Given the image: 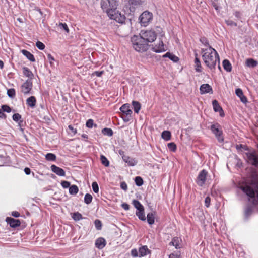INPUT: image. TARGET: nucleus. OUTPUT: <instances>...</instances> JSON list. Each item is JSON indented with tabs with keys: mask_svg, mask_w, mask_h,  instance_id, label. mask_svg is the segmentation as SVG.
Segmentation results:
<instances>
[{
	"mask_svg": "<svg viewBox=\"0 0 258 258\" xmlns=\"http://www.w3.org/2000/svg\"><path fill=\"white\" fill-rule=\"evenodd\" d=\"M51 170L58 176H65V171L62 168L56 166L55 165L51 166Z\"/></svg>",
	"mask_w": 258,
	"mask_h": 258,
	"instance_id": "15",
	"label": "nucleus"
},
{
	"mask_svg": "<svg viewBox=\"0 0 258 258\" xmlns=\"http://www.w3.org/2000/svg\"><path fill=\"white\" fill-rule=\"evenodd\" d=\"M223 66L224 67V69L227 71V72H230L232 69V66L229 62V60L227 59H225L223 61Z\"/></svg>",
	"mask_w": 258,
	"mask_h": 258,
	"instance_id": "27",
	"label": "nucleus"
},
{
	"mask_svg": "<svg viewBox=\"0 0 258 258\" xmlns=\"http://www.w3.org/2000/svg\"><path fill=\"white\" fill-rule=\"evenodd\" d=\"M144 211V209L143 208V209H141L137 211L136 213V214L138 217V218L142 221L146 220V217Z\"/></svg>",
	"mask_w": 258,
	"mask_h": 258,
	"instance_id": "28",
	"label": "nucleus"
},
{
	"mask_svg": "<svg viewBox=\"0 0 258 258\" xmlns=\"http://www.w3.org/2000/svg\"><path fill=\"white\" fill-rule=\"evenodd\" d=\"M22 53L30 61L34 62L35 61V58L32 54L26 50H22Z\"/></svg>",
	"mask_w": 258,
	"mask_h": 258,
	"instance_id": "23",
	"label": "nucleus"
},
{
	"mask_svg": "<svg viewBox=\"0 0 258 258\" xmlns=\"http://www.w3.org/2000/svg\"><path fill=\"white\" fill-rule=\"evenodd\" d=\"M235 93L236 95L240 98V100L242 102L246 103L247 102V98L243 95V91L241 89H236L235 90Z\"/></svg>",
	"mask_w": 258,
	"mask_h": 258,
	"instance_id": "20",
	"label": "nucleus"
},
{
	"mask_svg": "<svg viewBox=\"0 0 258 258\" xmlns=\"http://www.w3.org/2000/svg\"><path fill=\"white\" fill-rule=\"evenodd\" d=\"M36 46L40 50H43L45 48L44 44L40 41H37L36 43Z\"/></svg>",
	"mask_w": 258,
	"mask_h": 258,
	"instance_id": "49",
	"label": "nucleus"
},
{
	"mask_svg": "<svg viewBox=\"0 0 258 258\" xmlns=\"http://www.w3.org/2000/svg\"><path fill=\"white\" fill-rule=\"evenodd\" d=\"M135 182L136 184L138 186H140L143 184V179L140 176H137L135 177Z\"/></svg>",
	"mask_w": 258,
	"mask_h": 258,
	"instance_id": "41",
	"label": "nucleus"
},
{
	"mask_svg": "<svg viewBox=\"0 0 258 258\" xmlns=\"http://www.w3.org/2000/svg\"><path fill=\"white\" fill-rule=\"evenodd\" d=\"M131 41L133 46L136 51L144 52L148 49V44L140 35H134L132 37Z\"/></svg>",
	"mask_w": 258,
	"mask_h": 258,
	"instance_id": "3",
	"label": "nucleus"
},
{
	"mask_svg": "<svg viewBox=\"0 0 258 258\" xmlns=\"http://www.w3.org/2000/svg\"><path fill=\"white\" fill-rule=\"evenodd\" d=\"M169 258H181L180 254L178 253H172L169 255Z\"/></svg>",
	"mask_w": 258,
	"mask_h": 258,
	"instance_id": "57",
	"label": "nucleus"
},
{
	"mask_svg": "<svg viewBox=\"0 0 258 258\" xmlns=\"http://www.w3.org/2000/svg\"><path fill=\"white\" fill-rule=\"evenodd\" d=\"M147 222L150 225H152L155 221V214L153 213H149L147 216Z\"/></svg>",
	"mask_w": 258,
	"mask_h": 258,
	"instance_id": "26",
	"label": "nucleus"
},
{
	"mask_svg": "<svg viewBox=\"0 0 258 258\" xmlns=\"http://www.w3.org/2000/svg\"><path fill=\"white\" fill-rule=\"evenodd\" d=\"M118 3L116 0H101V6L107 15L114 12L116 9Z\"/></svg>",
	"mask_w": 258,
	"mask_h": 258,
	"instance_id": "5",
	"label": "nucleus"
},
{
	"mask_svg": "<svg viewBox=\"0 0 258 258\" xmlns=\"http://www.w3.org/2000/svg\"><path fill=\"white\" fill-rule=\"evenodd\" d=\"M211 199L209 197H207L205 199V204L207 207H209L210 204Z\"/></svg>",
	"mask_w": 258,
	"mask_h": 258,
	"instance_id": "58",
	"label": "nucleus"
},
{
	"mask_svg": "<svg viewBox=\"0 0 258 258\" xmlns=\"http://www.w3.org/2000/svg\"><path fill=\"white\" fill-rule=\"evenodd\" d=\"M21 119V116L19 113H15L13 115V119L16 122L19 121Z\"/></svg>",
	"mask_w": 258,
	"mask_h": 258,
	"instance_id": "50",
	"label": "nucleus"
},
{
	"mask_svg": "<svg viewBox=\"0 0 258 258\" xmlns=\"http://www.w3.org/2000/svg\"><path fill=\"white\" fill-rule=\"evenodd\" d=\"M95 225L97 229L100 230L101 228V223L99 220H96L95 221Z\"/></svg>",
	"mask_w": 258,
	"mask_h": 258,
	"instance_id": "55",
	"label": "nucleus"
},
{
	"mask_svg": "<svg viewBox=\"0 0 258 258\" xmlns=\"http://www.w3.org/2000/svg\"><path fill=\"white\" fill-rule=\"evenodd\" d=\"M93 190L95 193H98L99 191V187L96 182H93L92 184Z\"/></svg>",
	"mask_w": 258,
	"mask_h": 258,
	"instance_id": "45",
	"label": "nucleus"
},
{
	"mask_svg": "<svg viewBox=\"0 0 258 258\" xmlns=\"http://www.w3.org/2000/svg\"><path fill=\"white\" fill-rule=\"evenodd\" d=\"M156 30L154 29L142 30L140 36L144 39L148 44L149 42H152L156 39L157 33L160 32L162 29L160 27H156Z\"/></svg>",
	"mask_w": 258,
	"mask_h": 258,
	"instance_id": "4",
	"label": "nucleus"
},
{
	"mask_svg": "<svg viewBox=\"0 0 258 258\" xmlns=\"http://www.w3.org/2000/svg\"><path fill=\"white\" fill-rule=\"evenodd\" d=\"M195 55H196V58H195V70L197 72H201L202 71V70H201V61H200L199 58H198L197 57V54H196Z\"/></svg>",
	"mask_w": 258,
	"mask_h": 258,
	"instance_id": "24",
	"label": "nucleus"
},
{
	"mask_svg": "<svg viewBox=\"0 0 258 258\" xmlns=\"http://www.w3.org/2000/svg\"><path fill=\"white\" fill-rule=\"evenodd\" d=\"M150 250L148 248L147 246H143L139 248V257H143L146 255H147L148 253H149Z\"/></svg>",
	"mask_w": 258,
	"mask_h": 258,
	"instance_id": "21",
	"label": "nucleus"
},
{
	"mask_svg": "<svg viewBox=\"0 0 258 258\" xmlns=\"http://www.w3.org/2000/svg\"><path fill=\"white\" fill-rule=\"evenodd\" d=\"M201 54L202 59L205 65L211 70H215L218 64V68L221 70L220 59L218 53L211 46L202 48Z\"/></svg>",
	"mask_w": 258,
	"mask_h": 258,
	"instance_id": "1",
	"label": "nucleus"
},
{
	"mask_svg": "<svg viewBox=\"0 0 258 258\" xmlns=\"http://www.w3.org/2000/svg\"><path fill=\"white\" fill-rule=\"evenodd\" d=\"M7 94L9 97L14 98L15 96V91L14 89H10L7 90Z\"/></svg>",
	"mask_w": 258,
	"mask_h": 258,
	"instance_id": "44",
	"label": "nucleus"
},
{
	"mask_svg": "<svg viewBox=\"0 0 258 258\" xmlns=\"http://www.w3.org/2000/svg\"><path fill=\"white\" fill-rule=\"evenodd\" d=\"M161 136L164 140L168 141L171 138V133L168 131H164L162 132Z\"/></svg>",
	"mask_w": 258,
	"mask_h": 258,
	"instance_id": "34",
	"label": "nucleus"
},
{
	"mask_svg": "<svg viewBox=\"0 0 258 258\" xmlns=\"http://www.w3.org/2000/svg\"><path fill=\"white\" fill-rule=\"evenodd\" d=\"M2 110L4 112H8V113L10 112L11 111V109L10 108V107L6 105H3L2 106Z\"/></svg>",
	"mask_w": 258,
	"mask_h": 258,
	"instance_id": "52",
	"label": "nucleus"
},
{
	"mask_svg": "<svg viewBox=\"0 0 258 258\" xmlns=\"http://www.w3.org/2000/svg\"><path fill=\"white\" fill-rule=\"evenodd\" d=\"M32 88V83L30 80H27L21 87V92L25 94L30 93Z\"/></svg>",
	"mask_w": 258,
	"mask_h": 258,
	"instance_id": "11",
	"label": "nucleus"
},
{
	"mask_svg": "<svg viewBox=\"0 0 258 258\" xmlns=\"http://www.w3.org/2000/svg\"><path fill=\"white\" fill-rule=\"evenodd\" d=\"M252 207L250 205L246 206L244 210L245 217L246 218H248V217L252 214Z\"/></svg>",
	"mask_w": 258,
	"mask_h": 258,
	"instance_id": "29",
	"label": "nucleus"
},
{
	"mask_svg": "<svg viewBox=\"0 0 258 258\" xmlns=\"http://www.w3.org/2000/svg\"><path fill=\"white\" fill-rule=\"evenodd\" d=\"M245 156L249 163L258 167V153L256 151L248 150L245 153Z\"/></svg>",
	"mask_w": 258,
	"mask_h": 258,
	"instance_id": "7",
	"label": "nucleus"
},
{
	"mask_svg": "<svg viewBox=\"0 0 258 258\" xmlns=\"http://www.w3.org/2000/svg\"><path fill=\"white\" fill-rule=\"evenodd\" d=\"M23 74L28 78H32L33 76L32 72L27 67L23 68Z\"/></svg>",
	"mask_w": 258,
	"mask_h": 258,
	"instance_id": "32",
	"label": "nucleus"
},
{
	"mask_svg": "<svg viewBox=\"0 0 258 258\" xmlns=\"http://www.w3.org/2000/svg\"><path fill=\"white\" fill-rule=\"evenodd\" d=\"M225 23L227 25L230 26H237L236 23L234 22V21L230 19L225 20Z\"/></svg>",
	"mask_w": 258,
	"mask_h": 258,
	"instance_id": "47",
	"label": "nucleus"
},
{
	"mask_svg": "<svg viewBox=\"0 0 258 258\" xmlns=\"http://www.w3.org/2000/svg\"><path fill=\"white\" fill-rule=\"evenodd\" d=\"M207 175V172L205 170H202L200 171L196 180L197 183L198 185L202 186L205 184Z\"/></svg>",
	"mask_w": 258,
	"mask_h": 258,
	"instance_id": "10",
	"label": "nucleus"
},
{
	"mask_svg": "<svg viewBox=\"0 0 258 258\" xmlns=\"http://www.w3.org/2000/svg\"><path fill=\"white\" fill-rule=\"evenodd\" d=\"M214 110L215 112H219L221 116H223L224 114L221 107L219 105L218 102L216 100H214L212 102Z\"/></svg>",
	"mask_w": 258,
	"mask_h": 258,
	"instance_id": "16",
	"label": "nucleus"
},
{
	"mask_svg": "<svg viewBox=\"0 0 258 258\" xmlns=\"http://www.w3.org/2000/svg\"><path fill=\"white\" fill-rule=\"evenodd\" d=\"M139 252L136 249H133L131 250V255L133 257H137L139 256L138 254Z\"/></svg>",
	"mask_w": 258,
	"mask_h": 258,
	"instance_id": "59",
	"label": "nucleus"
},
{
	"mask_svg": "<svg viewBox=\"0 0 258 258\" xmlns=\"http://www.w3.org/2000/svg\"><path fill=\"white\" fill-rule=\"evenodd\" d=\"M240 188L249 198V201L258 209V176L249 184L242 185Z\"/></svg>",
	"mask_w": 258,
	"mask_h": 258,
	"instance_id": "2",
	"label": "nucleus"
},
{
	"mask_svg": "<svg viewBox=\"0 0 258 258\" xmlns=\"http://www.w3.org/2000/svg\"><path fill=\"white\" fill-rule=\"evenodd\" d=\"M73 219L75 221H78L82 219V216L78 212H76L73 214L72 216Z\"/></svg>",
	"mask_w": 258,
	"mask_h": 258,
	"instance_id": "42",
	"label": "nucleus"
},
{
	"mask_svg": "<svg viewBox=\"0 0 258 258\" xmlns=\"http://www.w3.org/2000/svg\"><path fill=\"white\" fill-rule=\"evenodd\" d=\"M45 158L48 161H55L56 159V156L55 154L52 153H47L45 155Z\"/></svg>",
	"mask_w": 258,
	"mask_h": 258,
	"instance_id": "38",
	"label": "nucleus"
},
{
	"mask_svg": "<svg viewBox=\"0 0 258 258\" xmlns=\"http://www.w3.org/2000/svg\"><path fill=\"white\" fill-rule=\"evenodd\" d=\"M163 56L164 57H168L170 59L175 62H177L179 60L178 57L169 52H167Z\"/></svg>",
	"mask_w": 258,
	"mask_h": 258,
	"instance_id": "30",
	"label": "nucleus"
},
{
	"mask_svg": "<svg viewBox=\"0 0 258 258\" xmlns=\"http://www.w3.org/2000/svg\"><path fill=\"white\" fill-rule=\"evenodd\" d=\"M132 105L133 106L135 112L138 113L141 109V105L140 103L139 102L134 101L132 102Z\"/></svg>",
	"mask_w": 258,
	"mask_h": 258,
	"instance_id": "33",
	"label": "nucleus"
},
{
	"mask_svg": "<svg viewBox=\"0 0 258 258\" xmlns=\"http://www.w3.org/2000/svg\"><path fill=\"white\" fill-rule=\"evenodd\" d=\"M47 58L49 60V63L51 65V66H54V65L53 61H55V59L52 56V55L50 54H48L47 55Z\"/></svg>",
	"mask_w": 258,
	"mask_h": 258,
	"instance_id": "51",
	"label": "nucleus"
},
{
	"mask_svg": "<svg viewBox=\"0 0 258 258\" xmlns=\"http://www.w3.org/2000/svg\"><path fill=\"white\" fill-rule=\"evenodd\" d=\"M108 16L111 19L115 20L116 22L123 23L125 20V17L123 15H121L116 9L112 13L109 14Z\"/></svg>",
	"mask_w": 258,
	"mask_h": 258,
	"instance_id": "8",
	"label": "nucleus"
},
{
	"mask_svg": "<svg viewBox=\"0 0 258 258\" xmlns=\"http://www.w3.org/2000/svg\"><path fill=\"white\" fill-rule=\"evenodd\" d=\"M246 64L248 67L254 68L258 64V62L252 58H248L246 60Z\"/></svg>",
	"mask_w": 258,
	"mask_h": 258,
	"instance_id": "25",
	"label": "nucleus"
},
{
	"mask_svg": "<svg viewBox=\"0 0 258 258\" xmlns=\"http://www.w3.org/2000/svg\"><path fill=\"white\" fill-rule=\"evenodd\" d=\"M170 245H172L176 249H178L180 248V245H179V240L178 238L177 237H174L172 241L169 243Z\"/></svg>",
	"mask_w": 258,
	"mask_h": 258,
	"instance_id": "31",
	"label": "nucleus"
},
{
	"mask_svg": "<svg viewBox=\"0 0 258 258\" xmlns=\"http://www.w3.org/2000/svg\"><path fill=\"white\" fill-rule=\"evenodd\" d=\"M78 191V187L76 185H72L69 188V193L71 195H76Z\"/></svg>",
	"mask_w": 258,
	"mask_h": 258,
	"instance_id": "36",
	"label": "nucleus"
},
{
	"mask_svg": "<svg viewBox=\"0 0 258 258\" xmlns=\"http://www.w3.org/2000/svg\"><path fill=\"white\" fill-rule=\"evenodd\" d=\"M152 50L155 52L160 53L165 51L166 50V48L164 46L163 41L160 40L158 44H156L153 47Z\"/></svg>",
	"mask_w": 258,
	"mask_h": 258,
	"instance_id": "12",
	"label": "nucleus"
},
{
	"mask_svg": "<svg viewBox=\"0 0 258 258\" xmlns=\"http://www.w3.org/2000/svg\"><path fill=\"white\" fill-rule=\"evenodd\" d=\"M12 215L15 217H18L20 216V214L17 211H13L12 213Z\"/></svg>",
	"mask_w": 258,
	"mask_h": 258,
	"instance_id": "64",
	"label": "nucleus"
},
{
	"mask_svg": "<svg viewBox=\"0 0 258 258\" xmlns=\"http://www.w3.org/2000/svg\"><path fill=\"white\" fill-rule=\"evenodd\" d=\"M7 222L12 227H16L20 225V222L19 220L15 219L12 218H7Z\"/></svg>",
	"mask_w": 258,
	"mask_h": 258,
	"instance_id": "18",
	"label": "nucleus"
},
{
	"mask_svg": "<svg viewBox=\"0 0 258 258\" xmlns=\"http://www.w3.org/2000/svg\"><path fill=\"white\" fill-rule=\"evenodd\" d=\"M92 201V196L89 194H87L84 197V202L87 204H89Z\"/></svg>",
	"mask_w": 258,
	"mask_h": 258,
	"instance_id": "40",
	"label": "nucleus"
},
{
	"mask_svg": "<svg viewBox=\"0 0 258 258\" xmlns=\"http://www.w3.org/2000/svg\"><path fill=\"white\" fill-rule=\"evenodd\" d=\"M219 125L218 124H213L211 126L210 129L212 133L215 135L219 142H222L223 141L224 139L222 137V131L219 128Z\"/></svg>",
	"mask_w": 258,
	"mask_h": 258,
	"instance_id": "9",
	"label": "nucleus"
},
{
	"mask_svg": "<svg viewBox=\"0 0 258 258\" xmlns=\"http://www.w3.org/2000/svg\"><path fill=\"white\" fill-rule=\"evenodd\" d=\"M131 117V116L126 117V115H124V114H122V116L123 119L126 122L130 120Z\"/></svg>",
	"mask_w": 258,
	"mask_h": 258,
	"instance_id": "63",
	"label": "nucleus"
},
{
	"mask_svg": "<svg viewBox=\"0 0 258 258\" xmlns=\"http://www.w3.org/2000/svg\"><path fill=\"white\" fill-rule=\"evenodd\" d=\"M58 26L60 29L64 30L66 32L69 33V29L68 28L67 25L66 23H60L59 24Z\"/></svg>",
	"mask_w": 258,
	"mask_h": 258,
	"instance_id": "43",
	"label": "nucleus"
},
{
	"mask_svg": "<svg viewBox=\"0 0 258 258\" xmlns=\"http://www.w3.org/2000/svg\"><path fill=\"white\" fill-rule=\"evenodd\" d=\"M200 42L207 47L210 46L208 40L205 37H202L200 39Z\"/></svg>",
	"mask_w": 258,
	"mask_h": 258,
	"instance_id": "48",
	"label": "nucleus"
},
{
	"mask_svg": "<svg viewBox=\"0 0 258 258\" xmlns=\"http://www.w3.org/2000/svg\"><path fill=\"white\" fill-rule=\"evenodd\" d=\"M61 184L64 188H67L71 186L70 183L67 181H63L61 182Z\"/></svg>",
	"mask_w": 258,
	"mask_h": 258,
	"instance_id": "54",
	"label": "nucleus"
},
{
	"mask_svg": "<svg viewBox=\"0 0 258 258\" xmlns=\"http://www.w3.org/2000/svg\"><path fill=\"white\" fill-rule=\"evenodd\" d=\"M94 124V121L92 119H90L88 120L86 122V126L88 128H92L93 127V125Z\"/></svg>",
	"mask_w": 258,
	"mask_h": 258,
	"instance_id": "53",
	"label": "nucleus"
},
{
	"mask_svg": "<svg viewBox=\"0 0 258 258\" xmlns=\"http://www.w3.org/2000/svg\"><path fill=\"white\" fill-rule=\"evenodd\" d=\"M200 93L202 94L210 92L212 91V87L208 84H202L200 88Z\"/></svg>",
	"mask_w": 258,
	"mask_h": 258,
	"instance_id": "17",
	"label": "nucleus"
},
{
	"mask_svg": "<svg viewBox=\"0 0 258 258\" xmlns=\"http://www.w3.org/2000/svg\"><path fill=\"white\" fill-rule=\"evenodd\" d=\"M102 133L106 136L109 137L113 135V131L111 128H104L102 130Z\"/></svg>",
	"mask_w": 258,
	"mask_h": 258,
	"instance_id": "37",
	"label": "nucleus"
},
{
	"mask_svg": "<svg viewBox=\"0 0 258 258\" xmlns=\"http://www.w3.org/2000/svg\"><path fill=\"white\" fill-rule=\"evenodd\" d=\"M101 163L106 167H108L109 165V162L108 159L104 156L101 155L100 157Z\"/></svg>",
	"mask_w": 258,
	"mask_h": 258,
	"instance_id": "39",
	"label": "nucleus"
},
{
	"mask_svg": "<svg viewBox=\"0 0 258 258\" xmlns=\"http://www.w3.org/2000/svg\"><path fill=\"white\" fill-rule=\"evenodd\" d=\"M144 0H130L132 4L137 5H140Z\"/></svg>",
	"mask_w": 258,
	"mask_h": 258,
	"instance_id": "56",
	"label": "nucleus"
},
{
	"mask_svg": "<svg viewBox=\"0 0 258 258\" xmlns=\"http://www.w3.org/2000/svg\"><path fill=\"white\" fill-rule=\"evenodd\" d=\"M96 247L101 249L106 245V240L103 238H99L95 241Z\"/></svg>",
	"mask_w": 258,
	"mask_h": 258,
	"instance_id": "19",
	"label": "nucleus"
},
{
	"mask_svg": "<svg viewBox=\"0 0 258 258\" xmlns=\"http://www.w3.org/2000/svg\"><path fill=\"white\" fill-rule=\"evenodd\" d=\"M152 19V13L147 11L144 12L139 17L140 23L144 27L148 26Z\"/></svg>",
	"mask_w": 258,
	"mask_h": 258,
	"instance_id": "6",
	"label": "nucleus"
},
{
	"mask_svg": "<svg viewBox=\"0 0 258 258\" xmlns=\"http://www.w3.org/2000/svg\"><path fill=\"white\" fill-rule=\"evenodd\" d=\"M167 146L169 149L172 151H174L176 149V146L174 143H168Z\"/></svg>",
	"mask_w": 258,
	"mask_h": 258,
	"instance_id": "46",
	"label": "nucleus"
},
{
	"mask_svg": "<svg viewBox=\"0 0 258 258\" xmlns=\"http://www.w3.org/2000/svg\"><path fill=\"white\" fill-rule=\"evenodd\" d=\"M122 159L123 161L125 163L127 164V165L130 166H133L137 164V161L135 158H132L128 156H123Z\"/></svg>",
	"mask_w": 258,
	"mask_h": 258,
	"instance_id": "14",
	"label": "nucleus"
},
{
	"mask_svg": "<svg viewBox=\"0 0 258 258\" xmlns=\"http://www.w3.org/2000/svg\"><path fill=\"white\" fill-rule=\"evenodd\" d=\"M132 204H133L134 207L137 209V211L141 209H143L144 208L143 205L138 200H134L132 201Z\"/></svg>",
	"mask_w": 258,
	"mask_h": 258,
	"instance_id": "35",
	"label": "nucleus"
},
{
	"mask_svg": "<svg viewBox=\"0 0 258 258\" xmlns=\"http://www.w3.org/2000/svg\"><path fill=\"white\" fill-rule=\"evenodd\" d=\"M68 127H69V129L70 131H71L72 132V133H73L74 134H75L77 133V130L74 128V127L72 125H69Z\"/></svg>",
	"mask_w": 258,
	"mask_h": 258,
	"instance_id": "62",
	"label": "nucleus"
},
{
	"mask_svg": "<svg viewBox=\"0 0 258 258\" xmlns=\"http://www.w3.org/2000/svg\"><path fill=\"white\" fill-rule=\"evenodd\" d=\"M120 187L121 188V189H122L123 190L126 191L127 189V185L126 184V183L124 182H122L120 184Z\"/></svg>",
	"mask_w": 258,
	"mask_h": 258,
	"instance_id": "60",
	"label": "nucleus"
},
{
	"mask_svg": "<svg viewBox=\"0 0 258 258\" xmlns=\"http://www.w3.org/2000/svg\"><path fill=\"white\" fill-rule=\"evenodd\" d=\"M120 110L122 112L123 114L126 115V117L131 116L132 110L131 109L129 104H123L120 108Z\"/></svg>",
	"mask_w": 258,
	"mask_h": 258,
	"instance_id": "13",
	"label": "nucleus"
},
{
	"mask_svg": "<svg viewBox=\"0 0 258 258\" xmlns=\"http://www.w3.org/2000/svg\"><path fill=\"white\" fill-rule=\"evenodd\" d=\"M121 207L125 210H128L130 208V206L126 204V203H123L121 205Z\"/></svg>",
	"mask_w": 258,
	"mask_h": 258,
	"instance_id": "61",
	"label": "nucleus"
},
{
	"mask_svg": "<svg viewBox=\"0 0 258 258\" xmlns=\"http://www.w3.org/2000/svg\"><path fill=\"white\" fill-rule=\"evenodd\" d=\"M36 100L34 96H31L26 100V104L31 108H34L36 105Z\"/></svg>",
	"mask_w": 258,
	"mask_h": 258,
	"instance_id": "22",
	"label": "nucleus"
}]
</instances>
